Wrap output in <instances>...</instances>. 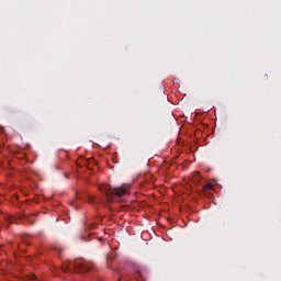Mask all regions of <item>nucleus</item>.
I'll list each match as a JSON object with an SVG mask.
<instances>
[{
    "label": "nucleus",
    "mask_w": 281,
    "mask_h": 281,
    "mask_svg": "<svg viewBox=\"0 0 281 281\" xmlns=\"http://www.w3.org/2000/svg\"><path fill=\"white\" fill-rule=\"evenodd\" d=\"M101 192L108 196L109 201H113V196H117L122 199V196H126L130 194L128 190H131V184H123L122 187L111 188L109 186L100 187Z\"/></svg>",
    "instance_id": "1"
},
{
    "label": "nucleus",
    "mask_w": 281,
    "mask_h": 281,
    "mask_svg": "<svg viewBox=\"0 0 281 281\" xmlns=\"http://www.w3.org/2000/svg\"><path fill=\"white\" fill-rule=\"evenodd\" d=\"M69 267L75 269L78 273H87V271L92 269L93 263L87 261H72L69 263Z\"/></svg>",
    "instance_id": "2"
},
{
    "label": "nucleus",
    "mask_w": 281,
    "mask_h": 281,
    "mask_svg": "<svg viewBox=\"0 0 281 281\" xmlns=\"http://www.w3.org/2000/svg\"><path fill=\"white\" fill-rule=\"evenodd\" d=\"M94 199L93 198H89V203H93Z\"/></svg>",
    "instance_id": "6"
},
{
    "label": "nucleus",
    "mask_w": 281,
    "mask_h": 281,
    "mask_svg": "<svg viewBox=\"0 0 281 281\" xmlns=\"http://www.w3.org/2000/svg\"><path fill=\"white\" fill-rule=\"evenodd\" d=\"M203 188L204 190H212V183H207Z\"/></svg>",
    "instance_id": "5"
},
{
    "label": "nucleus",
    "mask_w": 281,
    "mask_h": 281,
    "mask_svg": "<svg viewBox=\"0 0 281 281\" xmlns=\"http://www.w3.org/2000/svg\"><path fill=\"white\" fill-rule=\"evenodd\" d=\"M14 221H16V218H14V217H12V216H7V223L9 224V225H12V224H14Z\"/></svg>",
    "instance_id": "3"
},
{
    "label": "nucleus",
    "mask_w": 281,
    "mask_h": 281,
    "mask_svg": "<svg viewBox=\"0 0 281 281\" xmlns=\"http://www.w3.org/2000/svg\"><path fill=\"white\" fill-rule=\"evenodd\" d=\"M194 181H201V175L199 173V171L195 172Z\"/></svg>",
    "instance_id": "4"
}]
</instances>
